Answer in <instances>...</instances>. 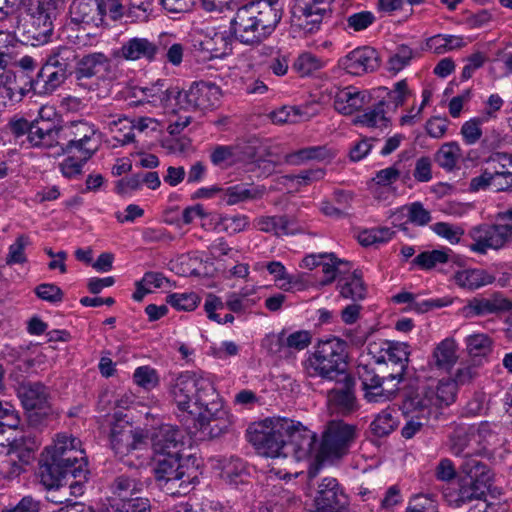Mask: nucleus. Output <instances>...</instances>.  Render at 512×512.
Returning <instances> with one entry per match:
<instances>
[{"label": "nucleus", "mask_w": 512, "mask_h": 512, "mask_svg": "<svg viewBox=\"0 0 512 512\" xmlns=\"http://www.w3.org/2000/svg\"><path fill=\"white\" fill-rule=\"evenodd\" d=\"M30 244V239L27 235H19L15 242L10 245L9 252L6 258V263L11 264H23L27 261L24 250L26 246Z\"/></svg>", "instance_id": "0e129e2a"}, {"label": "nucleus", "mask_w": 512, "mask_h": 512, "mask_svg": "<svg viewBox=\"0 0 512 512\" xmlns=\"http://www.w3.org/2000/svg\"><path fill=\"white\" fill-rule=\"evenodd\" d=\"M493 341L486 334H474L466 338V347L471 357H486L492 352Z\"/></svg>", "instance_id": "603ef678"}, {"label": "nucleus", "mask_w": 512, "mask_h": 512, "mask_svg": "<svg viewBox=\"0 0 512 512\" xmlns=\"http://www.w3.org/2000/svg\"><path fill=\"white\" fill-rule=\"evenodd\" d=\"M329 9L314 6L303 0H295L291 9V24L305 33H315L320 29L324 16Z\"/></svg>", "instance_id": "412c9836"}, {"label": "nucleus", "mask_w": 512, "mask_h": 512, "mask_svg": "<svg viewBox=\"0 0 512 512\" xmlns=\"http://www.w3.org/2000/svg\"><path fill=\"white\" fill-rule=\"evenodd\" d=\"M153 472L160 489L172 496L185 494L196 478L195 471L180 462V456L158 457Z\"/></svg>", "instance_id": "6e6552de"}, {"label": "nucleus", "mask_w": 512, "mask_h": 512, "mask_svg": "<svg viewBox=\"0 0 512 512\" xmlns=\"http://www.w3.org/2000/svg\"><path fill=\"white\" fill-rule=\"evenodd\" d=\"M317 512H346L347 496L337 479L326 477L318 486L315 498Z\"/></svg>", "instance_id": "a211bd4d"}, {"label": "nucleus", "mask_w": 512, "mask_h": 512, "mask_svg": "<svg viewBox=\"0 0 512 512\" xmlns=\"http://www.w3.org/2000/svg\"><path fill=\"white\" fill-rule=\"evenodd\" d=\"M369 102V93L366 90H358L353 86L338 89L333 97L335 110L343 115H351Z\"/></svg>", "instance_id": "393cba45"}, {"label": "nucleus", "mask_w": 512, "mask_h": 512, "mask_svg": "<svg viewBox=\"0 0 512 512\" xmlns=\"http://www.w3.org/2000/svg\"><path fill=\"white\" fill-rule=\"evenodd\" d=\"M97 0H74L70 5V19L76 25L95 26L102 24V14Z\"/></svg>", "instance_id": "bb28decb"}, {"label": "nucleus", "mask_w": 512, "mask_h": 512, "mask_svg": "<svg viewBox=\"0 0 512 512\" xmlns=\"http://www.w3.org/2000/svg\"><path fill=\"white\" fill-rule=\"evenodd\" d=\"M235 158L236 148L234 146L218 145L213 148L210 154L212 164L221 168L233 165Z\"/></svg>", "instance_id": "13d9d810"}, {"label": "nucleus", "mask_w": 512, "mask_h": 512, "mask_svg": "<svg viewBox=\"0 0 512 512\" xmlns=\"http://www.w3.org/2000/svg\"><path fill=\"white\" fill-rule=\"evenodd\" d=\"M264 188L260 187H246L244 185H235L228 187L223 192V201L228 205H235L248 200H255L262 198Z\"/></svg>", "instance_id": "a18cd8bd"}, {"label": "nucleus", "mask_w": 512, "mask_h": 512, "mask_svg": "<svg viewBox=\"0 0 512 512\" xmlns=\"http://www.w3.org/2000/svg\"><path fill=\"white\" fill-rule=\"evenodd\" d=\"M457 385L452 379L439 381L436 389H433V404L435 408L442 405H450L455 401Z\"/></svg>", "instance_id": "3c124183"}, {"label": "nucleus", "mask_w": 512, "mask_h": 512, "mask_svg": "<svg viewBox=\"0 0 512 512\" xmlns=\"http://www.w3.org/2000/svg\"><path fill=\"white\" fill-rule=\"evenodd\" d=\"M22 458V463L28 464L33 457V453L40 446L38 436L30 431L23 430V434L8 444Z\"/></svg>", "instance_id": "c03bdc74"}, {"label": "nucleus", "mask_w": 512, "mask_h": 512, "mask_svg": "<svg viewBox=\"0 0 512 512\" xmlns=\"http://www.w3.org/2000/svg\"><path fill=\"white\" fill-rule=\"evenodd\" d=\"M42 113L43 109L40 111V117L33 121L29 143L33 147L42 149L60 148L64 129L58 124L57 120L46 119Z\"/></svg>", "instance_id": "f3484780"}, {"label": "nucleus", "mask_w": 512, "mask_h": 512, "mask_svg": "<svg viewBox=\"0 0 512 512\" xmlns=\"http://www.w3.org/2000/svg\"><path fill=\"white\" fill-rule=\"evenodd\" d=\"M406 512H439L437 501L426 494H418L411 498Z\"/></svg>", "instance_id": "774afa93"}, {"label": "nucleus", "mask_w": 512, "mask_h": 512, "mask_svg": "<svg viewBox=\"0 0 512 512\" xmlns=\"http://www.w3.org/2000/svg\"><path fill=\"white\" fill-rule=\"evenodd\" d=\"M449 255L446 251L432 250L425 251L417 255L413 262L422 269H431L437 264L448 262Z\"/></svg>", "instance_id": "bf43d9fd"}, {"label": "nucleus", "mask_w": 512, "mask_h": 512, "mask_svg": "<svg viewBox=\"0 0 512 512\" xmlns=\"http://www.w3.org/2000/svg\"><path fill=\"white\" fill-rule=\"evenodd\" d=\"M17 395L24 409H45L48 404L47 388L40 382H23L19 385Z\"/></svg>", "instance_id": "c756f323"}, {"label": "nucleus", "mask_w": 512, "mask_h": 512, "mask_svg": "<svg viewBox=\"0 0 512 512\" xmlns=\"http://www.w3.org/2000/svg\"><path fill=\"white\" fill-rule=\"evenodd\" d=\"M111 60L101 52H95L84 55L79 61L76 60V78H92L99 76L103 72L109 71Z\"/></svg>", "instance_id": "7c9ffc66"}, {"label": "nucleus", "mask_w": 512, "mask_h": 512, "mask_svg": "<svg viewBox=\"0 0 512 512\" xmlns=\"http://www.w3.org/2000/svg\"><path fill=\"white\" fill-rule=\"evenodd\" d=\"M479 456H466L462 459L459 471L463 478L459 490L443 492V496L449 505L460 507L472 496L487 494L492 482V473L489 466L478 459Z\"/></svg>", "instance_id": "39448f33"}, {"label": "nucleus", "mask_w": 512, "mask_h": 512, "mask_svg": "<svg viewBox=\"0 0 512 512\" xmlns=\"http://www.w3.org/2000/svg\"><path fill=\"white\" fill-rule=\"evenodd\" d=\"M23 465L22 458L9 445L0 443V475L6 478L18 476Z\"/></svg>", "instance_id": "79ce46f5"}, {"label": "nucleus", "mask_w": 512, "mask_h": 512, "mask_svg": "<svg viewBox=\"0 0 512 512\" xmlns=\"http://www.w3.org/2000/svg\"><path fill=\"white\" fill-rule=\"evenodd\" d=\"M144 482L134 475L122 474L113 480L110 485L112 494L118 497L122 502L132 500L144 490Z\"/></svg>", "instance_id": "473e14b6"}, {"label": "nucleus", "mask_w": 512, "mask_h": 512, "mask_svg": "<svg viewBox=\"0 0 512 512\" xmlns=\"http://www.w3.org/2000/svg\"><path fill=\"white\" fill-rule=\"evenodd\" d=\"M200 302V298L195 293H173L167 296V303L177 310L192 311Z\"/></svg>", "instance_id": "e2e57ef3"}, {"label": "nucleus", "mask_w": 512, "mask_h": 512, "mask_svg": "<svg viewBox=\"0 0 512 512\" xmlns=\"http://www.w3.org/2000/svg\"><path fill=\"white\" fill-rule=\"evenodd\" d=\"M282 16L279 0H252L237 9L230 29L240 43L257 45L275 31Z\"/></svg>", "instance_id": "f03ea898"}, {"label": "nucleus", "mask_w": 512, "mask_h": 512, "mask_svg": "<svg viewBox=\"0 0 512 512\" xmlns=\"http://www.w3.org/2000/svg\"><path fill=\"white\" fill-rule=\"evenodd\" d=\"M339 287L340 294L344 298L359 301L363 300L366 296V286L359 271H354L349 280H346L343 284L340 281Z\"/></svg>", "instance_id": "de8ad7c7"}, {"label": "nucleus", "mask_w": 512, "mask_h": 512, "mask_svg": "<svg viewBox=\"0 0 512 512\" xmlns=\"http://www.w3.org/2000/svg\"><path fill=\"white\" fill-rule=\"evenodd\" d=\"M356 438V427L342 420L328 422L322 433L321 443L317 449L318 462L334 461L342 458L349 452L351 444Z\"/></svg>", "instance_id": "1a4fd4ad"}, {"label": "nucleus", "mask_w": 512, "mask_h": 512, "mask_svg": "<svg viewBox=\"0 0 512 512\" xmlns=\"http://www.w3.org/2000/svg\"><path fill=\"white\" fill-rule=\"evenodd\" d=\"M76 50L69 46H60L51 51L44 65L51 66L55 71L70 76L76 70Z\"/></svg>", "instance_id": "2f4dec72"}, {"label": "nucleus", "mask_w": 512, "mask_h": 512, "mask_svg": "<svg viewBox=\"0 0 512 512\" xmlns=\"http://www.w3.org/2000/svg\"><path fill=\"white\" fill-rule=\"evenodd\" d=\"M332 155L326 146H311L288 153L284 156V163L293 166H299L307 161H322L330 158Z\"/></svg>", "instance_id": "ea45409f"}, {"label": "nucleus", "mask_w": 512, "mask_h": 512, "mask_svg": "<svg viewBox=\"0 0 512 512\" xmlns=\"http://www.w3.org/2000/svg\"><path fill=\"white\" fill-rule=\"evenodd\" d=\"M97 134L98 130L94 125L85 121L73 122L63 132V139L68 136L71 138L65 146H60L55 154L70 153L76 149L81 155H84V160H89L99 148L100 140L96 137Z\"/></svg>", "instance_id": "9b49d317"}, {"label": "nucleus", "mask_w": 512, "mask_h": 512, "mask_svg": "<svg viewBox=\"0 0 512 512\" xmlns=\"http://www.w3.org/2000/svg\"><path fill=\"white\" fill-rule=\"evenodd\" d=\"M293 427L288 418H268L249 430V441L259 454L266 457H287L286 432Z\"/></svg>", "instance_id": "0eeeda50"}, {"label": "nucleus", "mask_w": 512, "mask_h": 512, "mask_svg": "<svg viewBox=\"0 0 512 512\" xmlns=\"http://www.w3.org/2000/svg\"><path fill=\"white\" fill-rule=\"evenodd\" d=\"M164 51L165 46L158 42V39L152 41L144 37H133L122 44L116 55L128 61L144 60L153 62Z\"/></svg>", "instance_id": "6ab92c4d"}, {"label": "nucleus", "mask_w": 512, "mask_h": 512, "mask_svg": "<svg viewBox=\"0 0 512 512\" xmlns=\"http://www.w3.org/2000/svg\"><path fill=\"white\" fill-rule=\"evenodd\" d=\"M398 383L392 385L387 383L378 384L372 388L364 390V397L370 403H383L390 401L398 391Z\"/></svg>", "instance_id": "864d4df0"}, {"label": "nucleus", "mask_w": 512, "mask_h": 512, "mask_svg": "<svg viewBox=\"0 0 512 512\" xmlns=\"http://www.w3.org/2000/svg\"><path fill=\"white\" fill-rule=\"evenodd\" d=\"M385 101L381 100L372 108L357 115L353 119L354 125H360L367 128L384 129L390 124V119L386 117L384 110Z\"/></svg>", "instance_id": "58836bf2"}, {"label": "nucleus", "mask_w": 512, "mask_h": 512, "mask_svg": "<svg viewBox=\"0 0 512 512\" xmlns=\"http://www.w3.org/2000/svg\"><path fill=\"white\" fill-rule=\"evenodd\" d=\"M458 360L457 344L453 338H445L434 348L430 364L449 372Z\"/></svg>", "instance_id": "f704fd0d"}, {"label": "nucleus", "mask_w": 512, "mask_h": 512, "mask_svg": "<svg viewBox=\"0 0 512 512\" xmlns=\"http://www.w3.org/2000/svg\"><path fill=\"white\" fill-rule=\"evenodd\" d=\"M68 76L43 64L35 79L30 81V89L38 95H50L55 92Z\"/></svg>", "instance_id": "c85d7f7f"}, {"label": "nucleus", "mask_w": 512, "mask_h": 512, "mask_svg": "<svg viewBox=\"0 0 512 512\" xmlns=\"http://www.w3.org/2000/svg\"><path fill=\"white\" fill-rule=\"evenodd\" d=\"M279 340L283 347L301 351L311 344L312 335L308 330H298L290 333L286 337L284 333H281Z\"/></svg>", "instance_id": "4d7b16f0"}, {"label": "nucleus", "mask_w": 512, "mask_h": 512, "mask_svg": "<svg viewBox=\"0 0 512 512\" xmlns=\"http://www.w3.org/2000/svg\"><path fill=\"white\" fill-rule=\"evenodd\" d=\"M465 46L463 38L455 35H435L427 40V47L436 54L460 49Z\"/></svg>", "instance_id": "09e8293b"}, {"label": "nucleus", "mask_w": 512, "mask_h": 512, "mask_svg": "<svg viewBox=\"0 0 512 512\" xmlns=\"http://www.w3.org/2000/svg\"><path fill=\"white\" fill-rule=\"evenodd\" d=\"M495 425L489 422H481L477 426H470L472 440L475 444L476 455L488 454L489 449L499 444L498 433L495 431Z\"/></svg>", "instance_id": "c9c22d12"}, {"label": "nucleus", "mask_w": 512, "mask_h": 512, "mask_svg": "<svg viewBox=\"0 0 512 512\" xmlns=\"http://www.w3.org/2000/svg\"><path fill=\"white\" fill-rule=\"evenodd\" d=\"M183 446V434L173 425L160 426L152 436V449L159 457L180 456Z\"/></svg>", "instance_id": "5701e85b"}, {"label": "nucleus", "mask_w": 512, "mask_h": 512, "mask_svg": "<svg viewBox=\"0 0 512 512\" xmlns=\"http://www.w3.org/2000/svg\"><path fill=\"white\" fill-rule=\"evenodd\" d=\"M192 417L202 439L218 438L227 433L232 425V416L225 410L218 393Z\"/></svg>", "instance_id": "9d476101"}, {"label": "nucleus", "mask_w": 512, "mask_h": 512, "mask_svg": "<svg viewBox=\"0 0 512 512\" xmlns=\"http://www.w3.org/2000/svg\"><path fill=\"white\" fill-rule=\"evenodd\" d=\"M221 89L211 82H195L188 90H180L177 108L183 110H208L218 106Z\"/></svg>", "instance_id": "f8f14e48"}, {"label": "nucleus", "mask_w": 512, "mask_h": 512, "mask_svg": "<svg viewBox=\"0 0 512 512\" xmlns=\"http://www.w3.org/2000/svg\"><path fill=\"white\" fill-rule=\"evenodd\" d=\"M334 388L327 393L328 407L332 412L348 415L357 410L355 380L350 375L336 380Z\"/></svg>", "instance_id": "dca6fc26"}, {"label": "nucleus", "mask_w": 512, "mask_h": 512, "mask_svg": "<svg viewBox=\"0 0 512 512\" xmlns=\"http://www.w3.org/2000/svg\"><path fill=\"white\" fill-rule=\"evenodd\" d=\"M169 392L178 410L191 416H196V411L207 405L217 393L209 378L189 371L173 380Z\"/></svg>", "instance_id": "7ed1b4c3"}, {"label": "nucleus", "mask_w": 512, "mask_h": 512, "mask_svg": "<svg viewBox=\"0 0 512 512\" xmlns=\"http://www.w3.org/2000/svg\"><path fill=\"white\" fill-rule=\"evenodd\" d=\"M461 157V149L456 142L445 143L435 154L436 163L443 169L451 171L455 168L459 158Z\"/></svg>", "instance_id": "8fccbe9b"}, {"label": "nucleus", "mask_w": 512, "mask_h": 512, "mask_svg": "<svg viewBox=\"0 0 512 512\" xmlns=\"http://www.w3.org/2000/svg\"><path fill=\"white\" fill-rule=\"evenodd\" d=\"M454 279L458 286L470 291L477 290L495 281L492 274L478 268L458 271L455 273Z\"/></svg>", "instance_id": "4c0bfd02"}, {"label": "nucleus", "mask_w": 512, "mask_h": 512, "mask_svg": "<svg viewBox=\"0 0 512 512\" xmlns=\"http://www.w3.org/2000/svg\"><path fill=\"white\" fill-rule=\"evenodd\" d=\"M8 0H0V18L7 13L4 6ZM27 7L29 24L27 29L28 37L36 41L35 45L47 43L54 30V21L60 10L63 8L62 0H19Z\"/></svg>", "instance_id": "423d86ee"}, {"label": "nucleus", "mask_w": 512, "mask_h": 512, "mask_svg": "<svg viewBox=\"0 0 512 512\" xmlns=\"http://www.w3.org/2000/svg\"><path fill=\"white\" fill-rule=\"evenodd\" d=\"M393 234L394 232L386 227L374 228L362 231L358 235V240L362 246H370L389 241Z\"/></svg>", "instance_id": "052dcab7"}, {"label": "nucleus", "mask_w": 512, "mask_h": 512, "mask_svg": "<svg viewBox=\"0 0 512 512\" xmlns=\"http://www.w3.org/2000/svg\"><path fill=\"white\" fill-rule=\"evenodd\" d=\"M87 459L81 441L71 435L57 434L53 446L46 447L39 467L41 483L48 489L57 488L67 475L85 478Z\"/></svg>", "instance_id": "f257e3e1"}, {"label": "nucleus", "mask_w": 512, "mask_h": 512, "mask_svg": "<svg viewBox=\"0 0 512 512\" xmlns=\"http://www.w3.org/2000/svg\"><path fill=\"white\" fill-rule=\"evenodd\" d=\"M340 63L347 73L356 76L375 71L380 66L378 52L369 46L354 49Z\"/></svg>", "instance_id": "4be33fe9"}, {"label": "nucleus", "mask_w": 512, "mask_h": 512, "mask_svg": "<svg viewBox=\"0 0 512 512\" xmlns=\"http://www.w3.org/2000/svg\"><path fill=\"white\" fill-rule=\"evenodd\" d=\"M113 419L110 443L115 454L122 457L140 449L144 444L143 436L133 430L129 421L122 418L121 412L114 413Z\"/></svg>", "instance_id": "4468645a"}, {"label": "nucleus", "mask_w": 512, "mask_h": 512, "mask_svg": "<svg viewBox=\"0 0 512 512\" xmlns=\"http://www.w3.org/2000/svg\"><path fill=\"white\" fill-rule=\"evenodd\" d=\"M414 57V51L407 45H400L388 60V70L398 73L404 69Z\"/></svg>", "instance_id": "680f3d73"}, {"label": "nucleus", "mask_w": 512, "mask_h": 512, "mask_svg": "<svg viewBox=\"0 0 512 512\" xmlns=\"http://www.w3.org/2000/svg\"><path fill=\"white\" fill-rule=\"evenodd\" d=\"M483 165L488 167L494 178L512 177V153L493 152L484 159Z\"/></svg>", "instance_id": "37998d69"}, {"label": "nucleus", "mask_w": 512, "mask_h": 512, "mask_svg": "<svg viewBox=\"0 0 512 512\" xmlns=\"http://www.w3.org/2000/svg\"><path fill=\"white\" fill-rule=\"evenodd\" d=\"M473 243L469 246L473 252L485 254L488 249H499L512 236L511 225H479L469 231Z\"/></svg>", "instance_id": "ddd939ff"}, {"label": "nucleus", "mask_w": 512, "mask_h": 512, "mask_svg": "<svg viewBox=\"0 0 512 512\" xmlns=\"http://www.w3.org/2000/svg\"><path fill=\"white\" fill-rule=\"evenodd\" d=\"M254 225L259 231L275 236L289 235L295 232L293 220L286 215L259 216L254 220Z\"/></svg>", "instance_id": "e433bc0d"}, {"label": "nucleus", "mask_w": 512, "mask_h": 512, "mask_svg": "<svg viewBox=\"0 0 512 512\" xmlns=\"http://www.w3.org/2000/svg\"><path fill=\"white\" fill-rule=\"evenodd\" d=\"M396 420L391 411L384 410L377 415L370 425L371 432L377 437H384L396 428Z\"/></svg>", "instance_id": "6e6d98bb"}, {"label": "nucleus", "mask_w": 512, "mask_h": 512, "mask_svg": "<svg viewBox=\"0 0 512 512\" xmlns=\"http://www.w3.org/2000/svg\"><path fill=\"white\" fill-rule=\"evenodd\" d=\"M326 256L321 265L324 274L321 285L331 284L338 275L347 273L351 268L349 261L337 258L334 253H327Z\"/></svg>", "instance_id": "49530a36"}, {"label": "nucleus", "mask_w": 512, "mask_h": 512, "mask_svg": "<svg viewBox=\"0 0 512 512\" xmlns=\"http://www.w3.org/2000/svg\"><path fill=\"white\" fill-rule=\"evenodd\" d=\"M158 42H161V44L165 46V51L162 55H165L167 62L174 66H179L183 59V45L180 43H172L168 35H161L158 38Z\"/></svg>", "instance_id": "69168bd1"}, {"label": "nucleus", "mask_w": 512, "mask_h": 512, "mask_svg": "<svg viewBox=\"0 0 512 512\" xmlns=\"http://www.w3.org/2000/svg\"><path fill=\"white\" fill-rule=\"evenodd\" d=\"M387 347L382 350L387 356V363L392 366V372L389 373L391 381L400 382L403 380L409 361L408 345L401 342H387Z\"/></svg>", "instance_id": "cd10ccee"}, {"label": "nucleus", "mask_w": 512, "mask_h": 512, "mask_svg": "<svg viewBox=\"0 0 512 512\" xmlns=\"http://www.w3.org/2000/svg\"><path fill=\"white\" fill-rule=\"evenodd\" d=\"M467 317H485L512 311V301L501 293H493L489 297H474L464 307Z\"/></svg>", "instance_id": "b1692460"}, {"label": "nucleus", "mask_w": 512, "mask_h": 512, "mask_svg": "<svg viewBox=\"0 0 512 512\" xmlns=\"http://www.w3.org/2000/svg\"><path fill=\"white\" fill-rule=\"evenodd\" d=\"M449 451L457 457L476 455L474 440L470 427L457 426L448 437Z\"/></svg>", "instance_id": "72a5a7b5"}, {"label": "nucleus", "mask_w": 512, "mask_h": 512, "mask_svg": "<svg viewBox=\"0 0 512 512\" xmlns=\"http://www.w3.org/2000/svg\"><path fill=\"white\" fill-rule=\"evenodd\" d=\"M345 342L337 337L320 340L314 352L305 361V371L309 377H320L325 380H338L348 375L346 371Z\"/></svg>", "instance_id": "20e7f679"}, {"label": "nucleus", "mask_w": 512, "mask_h": 512, "mask_svg": "<svg viewBox=\"0 0 512 512\" xmlns=\"http://www.w3.org/2000/svg\"><path fill=\"white\" fill-rule=\"evenodd\" d=\"M323 62L317 56L311 53H303L294 61L292 68L301 77L312 75L314 72L320 70Z\"/></svg>", "instance_id": "5fc2aeb1"}, {"label": "nucleus", "mask_w": 512, "mask_h": 512, "mask_svg": "<svg viewBox=\"0 0 512 512\" xmlns=\"http://www.w3.org/2000/svg\"><path fill=\"white\" fill-rule=\"evenodd\" d=\"M142 98L133 101L135 106L149 104L155 108H162L175 112L177 109V96H179V88L167 86L166 81L158 79L148 86H144Z\"/></svg>", "instance_id": "2eb2a0df"}, {"label": "nucleus", "mask_w": 512, "mask_h": 512, "mask_svg": "<svg viewBox=\"0 0 512 512\" xmlns=\"http://www.w3.org/2000/svg\"><path fill=\"white\" fill-rule=\"evenodd\" d=\"M24 90L18 85L16 75L11 71L0 77V104L7 107L22 100Z\"/></svg>", "instance_id": "a19ab883"}, {"label": "nucleus", "mask_w": 512, "mask_h": 512, "mask_svg": "<svg viewBox=\"0 0 512 512\" xmlns=\"http://www.w3.org/2000/svg\"><path fill=\"white\" fill-rule=\"evenodd\" d=\"M487 122L481 116L466 121L461 127V135L469 145L475 144L482 136L481 125Z\"/></svg>", "instance_id": "338daca9"}, {"label": "nucleus", "mask_w": 512, "mask_h": 512, "mask_svg": "<svg viewBox=\"0 0 512 512\" xmlns=\"http://www.w3.org/2000/svg\"><path fill=\"white\" fill-rule=\"evenodd\" d=\"M317 443V435L304 427L300 422L293 421V427L286 432L287 456L292 454L297 460H303L313 454Z\"/></svg>", "instance_id": "aec40b11"}, {"label": "nucleus", "mask_w": 512, "mask_h": 512, "mask_svg": "<svg viewBox=\"0 0 512 512\" xmlns=\"http://www.w3.org/2000/svg\"><path fill=\"white\" fill-rule=\"evenodd\" d=\"M433 389L422 388L410 391L404 398L402 409L405 414H412L417 419L428 420L433 408Z\"/></svg>", "instance_id": "a878e982"}]
</instances>
